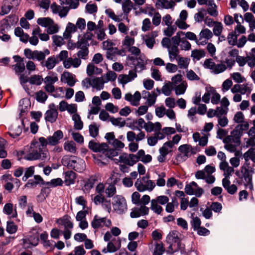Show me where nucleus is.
<instances>
[{"label":"nucleus","instance_id":"f257e3e1","mask_svg":"<svg viewBox=\"0 0 255 255\" xmlns=\"http://www.w3.org/2000/svg\"><path fill=\"white\" fill-rule=\"evenodd\" d=\"M113 206L114 211L118 214H123L127 210V202L125 198L122 196L116 195L114 197Z\"/></svg>","mask_w":255,"mask_h":255},{"label":"nucleus","instance_id":"f03ea898","mask_svg":"<svg viewBox=\"0 0 255 255\" xmlns=\"http://www.w3.org/2000/svg\"><path fill=\"white\" fill-rule=\"evenodd\" d=\"M86 81L88 83V85L86 86V88H88L90 86L95 88L97 90H101L104 88V83L106 82L104 81L102 77H96L92 80L89 78H86L82 82L83 86H85V81Z\"/></svg>","mask_w":255,"mask_h":255},{"label":"nucleus","instance_id":"7ed1b4c3","mask_svg":"<svg viewBox=\"0 0 255 255\" xmlns=\"http://www.w3.org/2000/svg\"><path fill=\"white\" fill-rule=\"evenodd\" d=\"M254 170L255 169L253 168H251L250 170L246 168L243 176L241 177V179L244 178L246 182L244 183L245 187L247 188V187L249 186V189L251 190H253L254 188L252 179L253 175L255 172Z\"/></svg>","mask_w":255,"mask_h":255},{"label":"nucleus","instance_id":"20e7f679","mask_svg":"<svg viewBox=\"0 0 255 255\" xmlns=\"http://www.w3.org/2000/svg\"><path fill=\"white\" fill-rule=\"evenodd\" d=\"M49 107L50 109L48 110L45 114V120L46 122L53 123L57 119L58 113L57 110L55 108L54 103L50 104Z\"/></svg>","mask_w":255,"mask_h":255},{"label":"nucleus","instance_id":"39448f33","mask_svg":"<svg viewBox=\"0 0 255 255\" xmlns=\"http://www.w3.org/2000/svg\"><path fill=\"white\" fill-rule=\"evenodd\" d=\"M191 145L187 144H185L180 145L178 147V150L183 153L182 156L181 154H177L176 155V159L179 161H184L186 160L187 158L190 156L189 152H190V148Z\"/></svg>","mask_w":255,"mask_h":255},{"label":"nucleus","instance_id":"423d86ee","mask_svg":"<svg viewBox=\"0 0 255 255\" xmlns=\"http://www.w3.org/2000/svg\"><path fill=\"white\" fill-rule=\"evenodd\" d=\"M71 157H75L74 156L65 155L61 159V163L63 165L66 166L67 168L73 169L76 171L80 172L76 167L77 162L76 160L71 159Z\"/></svg>","mask_w":255,"mask_h":255},{"label":"nucleus","instance_id":"0eeeda50","mask_svg":"<svg viewBox=\"0 0 255 255\" xmlns=\"http://www.w3.org/2000/svg\"><path fill=\"white\" fill-rule=\"evenodd\" d=\"M63 138V132L60 130L55 131L52 136H48L47 139L49 141V145L55 146L60 143V140Z\"/></svg>","mask_w":255,"mask_h":255},{"label":"nucleus","instance_id":"6e6552de","mask_svg":"<svg viewBox=\"0 0 255 255\" xmlns=\"http://www.w3.org/2000/svg\"><path fill=\"white\" fill-rule=\"evenodd\" d=\"M61 81L62 82L67 83L70 87L74 86L76 83L73 74L68 71L64 72L61 75Z\"/></svg>","mask_w":255,"mask_h":255},{"label":"nucleus","instance_id":"1a4fd4ad","mask_svg":"<svg viewBox=\"0 0 255 255\" xmlns=\"http://www.w3.org/2000/svg\"><path fill=\"white\" fill-rule=\"evenodd\" d=\"M58 63V59L53 55L49 57L45 62L42 61L41 64L42 66L46 67L48 70H51Z\"/></svg>","mask_w":255,"mask_h":255},{"label":"nucleus","instance_id":"9d476101","mask_svg":"<svg viewBox=\"0 0 255 255\" xmlns=\"http://www.w3.org/2000/svg\"><path fill=\"white\" fill-rule=\"evenodd\" d=\"M40 181H43V178L39 175L33 176V179H29L25 184L24 187L28 188H34L37 185H40Z\"/></svg>","mask_w":255,"mask_h":255},{"label":"nucleus","instance_id":"9b49d317","mask_svg":"<svg viewBox=\"0 0 255 255\" xmlns=\"http://www.w3.org/2000/svg\"><path fill=\"white\" fill-rule=\"evenodd\" d=\"M71 217L68 215L66 214L63 216L62 218L57 220V223L64 226L65 229H72L73 228V224L70 220Z\"/></svg>","mask_w":255,"mask_h":255},{"label":"nucleus","instance_id":"f8f14e48","mask_svg":"<svg viewBox=\"0 0 255 255\" xmlns=\"http://www.w3.org/2000/svg\"><path fill=\"white\" fill-rule=\"evenodd\" d=\"M64 182L67 186L73 184L77 177V174L72 170L67 171L65 172Z\"/></svg>","mask_w":255,"mask_h":255},{"label":"nucleus","instance_id":"ddd939ff","mask_svg":"<svg viewBox=\"0 0 255 255\" xmlns=\"http://www.w3.org/2000/svg\"><path fill=\"white\" fill-rule=\"evenodd\" d=\"M42 152V149L41 147H40V145H39L38 151L35 149L31 150L24 158L29 161L39 159L41 157Z\"/></svg>","mask_w":255,"mask_h":255},{"label":"nucleus","instance_id":"4468645a","mask_svg":"<svg viewBox=\"0 0 255 255\" xmlns=\"http://www.w3.org/2000/svg\"><path fill=\"white\" fill-rule=\"evenodd\" d=\"M18 20V18L15 14H11L2 19L0 22H3V24L7 27L10 25H13L16 23Z\"/></svg>","mask_w":255,"mask_h":255},{"label":"nucleus","instance_id":"2eb2a0df","mask_svg":"<svg viewBox=\"0 0 255 255\" xmlns=\"http://www.w3.org/2000/svg\"><path fill=\"white\" fill-rule=\"evenodd\" d=\"M98 180V176L97 175H93L90 176L89 178L85 182L84 189L86 191H89L92 188L94 187V185L96 182Z\"/></svg>","mask_w":255,"mask_h":255},{"label":"nucleus","instance_id":"dca6fc26","mask_svg":"<svg viewBox=\"0 0 255 255\" xmlns=\"http://www.w3.org/2000/svg\"><path fill=\"white\" fill-rule=\"evenodd\" d=\"M39 143L40 144H39V142L36 140H33L31 143L30 148L32 149L33 148H38L39 145H40V147H45L47 144L49 145V141L47 139H46L44 137H40L38 139Z\"/></svg>","mask_w":255,"mask_h":255},{"label":"nucleus","instance_id":"f3484780","mask_svg":"<svg viewBox=\"0 0 255 255\" xmlns=\"http://www.w3.org/2000/svg\"><path fill=\"white\" fill-rule=\"evenodd\" d=\"M255 147H251L243 154V157L246 161L248 162L249 160L251 159L253 162L255 163Z\"/></svg>","mask_w":255,"mask_h":255},{"label":"nucleus","instance_id":"a211bd4d","mask_svg":"<svg viewBox=\"0 0 255 255\" xmlns=\"http://www.w3.org/2000/svg\"><path fill=\"white\" fill-rule=\"evenodd\" d=\"M37 23L38 25L44 27H47L49 25L53 24V20L50 17H40L38 18Z\"/></svg>","mask_w":255,"mask_h":255},{"label":"nucleus","instance_id":"6ab92c4d","mask_svg":"<svg viewBox=\"0 0 255 255\" xmlns=\"http://www.w3.org/2000/svg\"><path fill=\"white\" fill-rule=\"evenodd\" d=\"M209 89L211 94H213L212 97L211 98V103L215 105L219 104L221 98L220 95L216 92V90L214 88L212 87H210Z\"/></svg>","mask_w":255,"mask_h":255},{"label":"nucleus","instance_id":"aec40b11","mask_svg":"<svg viewBox=\"0 0 255 255\" xmlns=\"http://www.w3.org/2000/svg\"><path fill=\"white\" fill-rule=\"evenodd\" d=\"M133 8V3L130 0H125L122 3L123 12L126 14H128Z\"/></svg>","mask_w":255,"mask_h":255},{"label":"nucleus","instance_id":"412c9836","mask_svg":"<svg viewBox=\"0 0 255 255\" xmlns=\"http://www.w3.org/2000/svg\"><path fill=\"white\" fill-rule=\"evenodd\" d=\"M17 226L13 221H8L6 222V231L8 233L10 234L15 233L17 231Z\"/></svg>","mask_w":255,"mask_h":255},{"label":"nucleus","instance_id":"4be33fe9","mask_svg":"<svg viewBox=\"0 0 255 255\" xmlns=\"http://www.w3.org/2000/svg\"><path fill=\"white\" fill-rule=\"evenodd\" d=\"M11 68L17 75L22 74L25 70L24 63H16L12 65Z\"/></svg>","mask_w":255,"mask_h":255},{"label":"nucleus","instance_id":"5701e85b","mask_svg":"<svg viewBox=\"0 0 255 255\" xmlns=\"http://www.w3.org/2000/svg\"><path fill=\"white\" fill-rule=\"evenodd\" d=\"M173 89V83L168 82L162 87V92L164 95L168 96L171 94V92Z\"/></svg>","mask_w":255,"mask_h":255},{"label":"nucleus","instance_id":"b1692460","mask_svg":"<svg viewBox=\"0 0 255 255\" xmlns=\"http://www.w3.org/2000/svg\"><path fill=\"white\" fill-rule=\"evenodd\" d=\"M238 35L236 34V31H232L228 34L227 39L228 43L230 45L235 46L237 44V38Z\"/></svg>","mask_w":255,"mask_h":255},{"label":"nucleus","instance_id":"393cba45","mask_svg":"<svg viewBox=\"0 0 255 255\" xmlns=\"http://www.w3.org/2000/svg\"><path fill=\"white\" fill-rule=\"evenodd\" d=\"M43 81L42 76L38 75H34L30 77L29 83L31 85H40Z\"/></svg>","mask_w":255,"mask_h":255},{"label":"nucleus","instance_id":"a878e982","mask_svg":"<svg viewBox=\"0 0 255 255\" xmlns=\"http://www.w3.org/2000/svg\"><path fill=\"white\" fill-rule=\"evenodd\" d=\"M157 2H160L161 6L165 9L172 8L175 5V2L172 0H157Z\"/></svg>","mask_w":255,"mask_h":255},{"label":"nucleus","instance_id":"bb28decb","mask_svg":"<svg viewBox=\"0 0 255 255\" xmlns=\"http://www.w3.org/2000/svg\"><path fill=\"white\" fill-rule=\"evenodd\" d=\"M150 209L157 214H160L163 211V208L161 206L158 205L157 201L155 199H152L151 201Z\"/></svg>","mask_w":255,"mask_h":255},{"label":"nucleus","instance_id":"cd10ccee","mask_svg":"<svg viewBox=\"0 0 255 255\" xmlns=\"http://www.w3.org/2000/svg\"><path fill=\"white\" fill-rule=\"evenodd\" d=\"M165 252V248L162 243H156L153 255H162Z\"/></svg>","mask_w":255,"mask_h":255},{"label":"nucleus","instance_id":"c85d7f7f","mask_svg":"<svg viewBox=\"0 0 255 255\" xmlns=\"http://www.w3.org/2000/svg\"><path fill=\"white\" fill-rule=\"evenodd\" d=\"M206 53L203 49L194 50L192 51L191 56L197 60H200L201 58L205 57Z\"/></svg>","mask_w":255,"mask_h":255},{"label":"nucleus","instance_id":"c756f323","mask_svg":"<svg viewBox=\"0 0 255 255\" xmlns=\"http://www.w3.org/2000/svg\"><path fill=\"white\" fill-rule=\"evenodd\" d=\"M89 130L90 135L92 137H96L99 134V127L95 123L89 126Z\"/></svg>","mask_w":255,"mask_h":255},{"label":"nucleus","instance_id":"7c9ffc66","mask_svg":"<svg viewBox=\"0 0 255 255\" xmlns=\"http://www.w3.org/2000/svg\"><path fill=\"white\" fill-rule=\"evenodd\" d=\"M47 98L46 94L42 90L36 93V100L39 103H44Z\"/></svg>","mask_w":255,"mask_h":255},{"label":"nucleus","instance_id":"2f4dec72","mask_svg":"<svg viewBox=\"0 0 255 255\" xmlns=\"http://www.w3.org/2000/svg\"><path fill=\"white\" fill-rule=\"evenodd\" d=\"M64 148L65 150L74 153L76 151V144L73 141L69 142H65L64 144Z\"/></svg>","mask_w":255,"mask_h":255},{"label":"nucleus","instance_id":"473e14b6","mask_svg":"<svg viewBox=\"0 0 255 255\" xmlns=\"http://www.w3.org/2000/svg\"><path fill=\"white\" fill-rule=\"evenodd\" d=\"M206 14V10L204 8H201L198 13L194 15V19L196 22H200L204 19Z\"/></svg>","mask_w":255,"mask_h":255},{"label":"nucleus","instance_id":"72a5a7b5","mask_svg":"<svg viewBox=\"0 0 255 255\" xmlns=\"http://www.w3.org/2000/svg\"><path fill=\"white\" fill-rule=\"evenodd\" d=\"M28 239L29 244H30L31 246L35 247L38 244L39 238L37 233L30 235Z\"/></svg>","mask_w":255,"mask_h":255},{"label":"nucleus","instance_id":"f704fd0d","mask_svg":"<svg viewBox=\"0 0 255 255\" xmlns=\"http://www.w3.org/2000/svg\"><path fill=\"white\" fill-rule=\"evenodd\" d=\"M91 226L94 229H98L103 227V225L101 224L100 222V217H99L97 215H95L94 217V218L91 222Z\"/></svg>","mask_w":255,"mask_h":255},{"label":"nucleus","instance_id":"c9c22d12","mask_svg":"<svg viewBox=\"0 0 255 255\" xmlns=\"http://www.w3.org/2000/svg\"><path fill=\"white\" fill-rule=\"evenodd\" d=\"M223 29V26L221 22H216L214 25L213 29V33L215 36H219L221 34Z\"/></svg>","mask_w":255,"mask_h":255},{"label":"nucleus","instance_id":"e433bc0d","mask_svg":"<svg viewBox=\"0 0 255 255\" xmlns=\"http://www.w3.org/2000/svg\"><path fill=\"white\" fill-rule=\"evenodd\" d=\"M89 46L88 40L84 36L77 42V47L78 48H88Z\"/></svg>","mask_w":255,"mask_h":255},{"label":"nucleus","instance_id":"4c0bfd02","mask_svg":"<svg viewBox=\"0 0 255 255\" xmlns=\"http://www.w3.org/2000/svg\"><path fill=\"white\" fill-rule=\"evenodd\" d=\"M200 39L202 38H205L207 40L211 39L213 36V33L212 31L208 29L205 28L201 30L200 33Z\"/></svg>","mask_w":255,"mask_h":255},{"label":"nucleus","instance_id":"58836bf2","mask_svg":"<svg viewBox=\"0 0 255 255\" xmlns=\"http://www.w3.org/2000/svg\"><path fill=\"white\" fill-rule=\"evenodd\" d=\"M119 154V152L117 151V149L116 148H110V149H108L105 155H104V158L108 157L110 159L115 160L113 158L115 156H117Z\"/></svg>","mask_w":255,"mask_h":255},{"label":"nucleus","instance_id":"ea45409f","mask_svg":"<svg viewBox=\"0 0 255 255\" xmlns=\"http://www.w3.org/2000/svg\"><path fill=\"white\" fill-rule=\"evenodd\" d=\"M138 58L134 57V56L128 55L127 57V65L133 69L136 68L135 64Z\"/></svg>","mask_w":255,"mask_h":255},{"label":"nucleus","instance_id":"a19ab883","mask_svg":"<svg viewBox=\"0 0 255 255\" xmlns=\"http://www.w3.org/2000/svg\"><path fill=\"white\" fill-rule=\"evenodd\" d=\"M189 59L186 57H180L178 60V66L180 68H187L189 65Z\"/></svg>","mask_w":255,"mask_h":255},{"label":"nucleus","instance_id":"79ce46f5","mask_svg":"<svg viewBox=\"0 0 255 255\" xmlns=\"http://www.w3.org/2000/svg\"><path fill=\"white\" fill-rule=\"evenodd\" d=\"M194 231H197L200 227L201 221L198 217H193L190 222Z\"/></svg>","mask_w":255,"mask_h":255},{"label":"nucleus","instance_id":"37998d69","mask_svg":"<svg viewBox=\"0 0 255 255\" xmlns=\"http://www.w3.org/2000/svg\"><path fill=\"white\" fill-rule=\"evenodd\" d=\"M122 120V118H115L114 117H112L110 118V121L113 125L115 126H119L121 128L124 127L126 125L125 121L121 122Z\"/></svg>","mask_w":255,"mask_h":255},{"label":"nucleus","instance_id":"c03bdc74","mask_svg":"<svg viewBox=\"0 0 255 255\" xmlns=\"http://www.w3.org/2000/svg\"><path fill=\"white\" fill-rule=\"evenodd\" d=\"M105 193L107 197H112L116 193V187L114 185L110 184L109 187L106 189Z\"/></svg>","mask_w":255,"mask_h":255},{"label":"nucleus","instance_id":"a18cd8bd","mask_svg":"<svg viewBox=\"0 0 255 255\" xmlns=\"http://www.w3.org/2000/svg\"><path fill=\"white\" fill-rule=\"evenodd\" d=\"M45 58V54L43 51L34 50V56L33 60H37L39 61H41L44 60Z\"/></svg>","mask_w":255,"mask_h":255},{"label":"nucleus","instance_id":"49530a36","mask_svg":"<svg viewBox=\"0 0 255 255\" xmlns=\"http://www.w3.org/2000/svg\"><path fill=\"white\" fill-rule=\"evenodd\" d=\"M13 210V204L10 203L5 204L3 208V213L8 216L12 214Z\"/></svg>","mask_w":255,"mask_h":255},{"label":"nucleus","instance_id":"de8ad7c7","mask_svg":"<svg viewBox=\"0 0 255 255\" xmlns=\"http://www.w3.org/2000/svg\"><path fill=\"white\" fill-rule=\"evenodd\" d=\"M232 78L234 81L237 83H241L246 80V79L242 77L241 73L239 72H235L232 74Z\"/></svg>","mask_w":255,"mask_h":255},{"label":"nucleus","instance_id":"09e8293b","mask_svg":"<svg viewBox=\"0 0 255 255\" xmlns=\"http://www.w3.org/2000/svg\"><path fill=\"white\" fill-rule=\"evenodd\" d=\"M210 209L215 213H219L222 209V205L219 202H213L210 205Z\"/></svg>","mask_w":255,"mask_h":255},{"label":"nucleus","instance_id":"8fccbe9b","mask_svg":"<svg viewBox=\"0 0 255 255\" xmlns=\"http://www.w3.org/2000/svg\"><path fill=\"white\" fill-rule=\"evenodd\" d=\"M227 67L225 64H215V66L214 67L213 71L216 74L221 73L226 70Z\"/></svg>","mask_w":255,"mask_h":255},{"label":"nucleus","instance_id":"3c124183","mask_svg":"<svg viewBox=\"0 0 255 255\" xmlns=\"http://www.w3.org/2000/svg\"><path fill=\"white\" fill-rule=\"evenodd\" d=\"M134 186L139 192H143L148 189L147 186L143 184L141 180L139 179L135 182Z\"/></svg>","mask_w":255,"mask_h":255},{"label":"nucleus","instance_id":"603ef678","mask_svg":"<svg viewBox=\"0 0 255 255\" xmlns=\"http://www.w3.org/2000/svg\"><path fill=\"white\" fill-rule=\"evenodd\" d=\"M119 247L117 248L112 242H109L107 244V252L109 253H115L121 247V240L119 239Z\"/></svg>","mask_w":255,"mask_h":255},{"label":"nucleus","instance_id":"864d4df0","mask_svg":"<svg viewBox=\"0 0 255 255\" xmlns=\"http://www.w3.org/2000/svg\"><path fill=\"white\" fill-rule=\"evenodd\" d=\"M177 28L176 26L175 25H170L169 26H168V27L165 29L164 30V34L168 36V37H171L174 33L176 30Z\"/></svg>","mask_w":255,"mask_h":255},{"label":"nucleus","instance_id":"5fc2aeb1","mask_svg":"<svg viewBox=\"0 0 255 255\" xmlns=\"http://www.w3.org/2000/svg\"><path fill=\"white\" fill-rule=\"evenodd\" d=\"M81 50H79L77 54L78 57L79 58H82L83 59H86L87 56L89 54V49L88 48H80Z\"/></svg>","mask_w":255,"mask_h":255},{"label":"nucleus","instance_id":"6e6d98bb","mask_svg":"<svg viewBox=\"0 0 255 255\" xmlns=\"http://www.w3.org/2000/svg\"><path fill=\"white\" fill-rule=\"evenodd\" d=\"M86 9L88 13L92 14L97 11L98 7L95 3H87L86 5Z\"/></svg>","mask_w":255,"mask_h":255},{"label":"nucleus","instance_id":"4d7b16f0","mask_svg":"<svg viewBox=\"0 0 255 255\" xmlns=\"http://www.w3.org/2000/svg\"><path fill=\"white\" fill-rule=\"evenodd\" d=\"M105 13L108 15L109 17L112 18L115 21L119 22L121 19L115 14V12L111 8L106 9Z\"/></svg>","mask_w":255,"mask_h":255},{"label":"nucleus","instance_id":"13d9d810","mask_svg":"<svg viewBox=\"0 0 255 255\" xmlns=\"http://www.w3.org/2000/svg\"><path fill=\"white\" fill-rule=\"evenodd\" d=\"M129 162L128 163V165L129 166H133L137 161L140 160V158L137 156L136 155L133 154H129L128 155Z\"/></svg>","mask_w":255,"mask_h":255},{"label":"nucleus","instance_id":"bf43d9fd","mask_svg":"<svg viewBox=\"0 0 255 255\" xmlns=\"http://www.w3.org/2000/svg\"><path fill=\"white\" fill-rule=\"evenodd\" d=\"M132 96L133 100L132 102H131V105L134 106H137L139 105V102L141 99V94L139 91H137Z\"/></svg>","mask_w":255,"mask_h":255},{"label":"nucleus","instance_id":"052dcab7","mask_svg":"<svg viewBox=\"0 0 255 255\" xmlns=\"http://www.w3.org/2000/svg\"><path fill=\"white\" fill-rule=\"evenodd\" d=\"M105 109L106 110L113 114L118 112L119 110V108L114 106L112 103H108L105 106Z\"/></svg>","mask_w":255,"mask_h":255},{"label":"nucleus","instance_id":"680f3d73","mask_svg":"<svg viewBox=\"0 0 255 255\" xmlns=\"http://www.w3.org/2000/svg\"><path fill=\"white\" fill-rule=\"evenodd\" d=\"M187 85H185L183 83L179 85L176 87L175 90L176 95H178L184 94Z\"/></svg>","mask_w":255,"mask_h":255},{"label":"nucleus","instance_id":"e2e57ef3","mask_svg":"<svg viewBox=\"0 0 255 255\" xmlns=\"http://www.w3.org/2000/svg\"><path fill=\"white\" fill-rule=\"evenodd\" d=\"M154 83L153 80L150 79H145L143 81L144 88L147 90H150L153 88Z\"/></svg>","mask_w":255,"mask_h":255},{"label":"nucleus","instance_id":"0e129e2a","mask_svg":"<svg viewBox=\"0 0 255 255\" xmlns=\"http://www.w3.org/2000/svg\"><path fill=\"white\" fill-rule=\"evenodd\" d=\"M236 61L240 67H243L248 61L250 60H248V58H247V56L246 57H242L239 55H237Z\"/></svg>","mask_w":255,"mask_h":255},{"label":"nucleus","instance_id":"69168bd1","mask_svg":"<svg viewBox=\"0 0 255 255\" xmlns=\"http://www.w3.org/2000/svg\"><path fill=\"white\" fill-rule=\"evenodd\" d=\"M62 233V231L57 228H53L50 232V236L52 238L58 239Z\"/></svg>","mask_w":255,"mask_h":255},{"label":"nucleus","instance_id":"338daca9","mask_svg":"<svg viewBox=\"0 0 255 255\" xmlns=\"http://www.w3.org/2000/svg\"><path fill=\"white\" fill-rule=\"evenodd\" d=\"M187 77L188 80L191 81L200 80V77L193 71L192 70H190L187 73Z\"/></svg>","mask_w":255,"mask_h":255},{"label":"nucleus","instance_id":"774afa93","mask_svg":"<svg viewBox=\"0 0 255 255\" xmlns=\"http://www.w3.org/2000/svg\"><path fill=\"white\" fill-rule=\"evenodd\" d=\"M244 116L242 112H238L235 114L234 120L236 123H242L244 122Z\"/></svg>","mask_w":255,"mask_h":255}]
</instances>
